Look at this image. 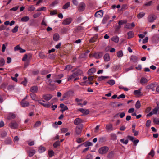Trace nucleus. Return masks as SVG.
Wrapping results in <instances>:
<instances>
[{
	"instance_id": "nucleus-1",
	"label": "nucleus",
	"mask_w": 159,
	"mask_h": 159,
	"mask_svg": "<svg viewBox=\"0 0 159 159\" xmlns=\"http://www.w3.org/2000/svg\"><path fill=\"white\" fill-rule=\"evenodd\" d=\"M109 150V148L107 146H103L101 147L98 150L99 153L102 155L106 154Z\"/></svg>"
},
{
	"instance_id": "nucleus-2",
	"label": "nucleus",
	"mask_w": 159,
	"mask_h": 159,
	"mask_svg": "<svg viewBox=\"0 0 159 159\" xmlns=\"http://www.w3.org/2000/svg\"><path fill=\"white\" fill-rule=\"evenodd\" d=\"M156 18L157 17L155 15L151 14L148 16V20L149 22H153L156 19Z\"/></svg>"
},
{
	"instance_id": "nucleus-3",
	"label": "nucleus",
	"mask_w": 159,
	"mask_h": 159,
	"mask_svg": "<svg viewBox=\"0 0 159 159\" xmlns=\"http://www.w3.org/2000/svg\"><path fill=\"white\" fill-rule=\"evenodd\" d=\"M12 129H17L18 126V124L16 121H13L8 125Z\"/></svg>"
},
{
	"instance_id": "nucleus-4",
	"label": "nucleus",
	"mask_w": 159,
	"mask_h": 159,
	"mask_svg": "<svg viewBox=\"0 0 159 159\" xmlns=\"http://www.w3.org/2000/svg\"><path fill=\"white\" fill-rule=\"evenodd\" d=\"M85 7V3L83 2L80 3L79 5L78 10L80 11H82L84 10Z\"/></svg>"
},
{
	"instance_id": "nucleus-5",
	"label": "nucleus",
	"mask_w": 159,
	"mask_h": 159,
	"mask_svg": "<svg viewBox=\"0 0 159 159\" xmlns=\"http://www.w3.org/2000/svg\"><path fill=\"white\" fill-rule=\"evenodd\" d=\"M39 103L41 104L44 107L48 108L50 106V104L49 102H46L43 103L42 102L41 100H38V101Z\"/></svg>"
},
{
	"instance_id": "nucleus-6",
	"label": "nucleus",
	"mask_w": 159,
	"mask_h": 159,
	"mask_svg": "<svg viewBox=\"0 0 159 159\" xmlns=\"http://www.w3.org/2000/svg\"><path fill=\"white\" fill-rule=\"evenodd\" d=\"M72 19L71 18H68L65 19L62 22V24L65 25L70 24L72 22Z\"/></svg>"
},
{
	"instance_id": "nucleus-7",
	"label": "nucleus",
	"mask_w": 159,
	"mask_h": 159,
	"mask_svg": "<svg viewBox=\"0 0 159 159\" xmlns=\"http://www.w3.org/2000/svg\"><path fill=\"white\" fill-rule=\"evenodd\" d=\"M103 11L102 10H100L98 11H97L94 15L95 17H102L103 15Z\"/></svg>"
},
{
	"instance_id": "nucleus-8",
	"label": "nucleus",
	"mask_w": 159,
	"mask_h": 159,
	"mask_svg": "<svg viewBox=\"0 0 159 159\" xmlns=\"http://www.w3.org/2000/svg\"><path fill=\"white\" fill-rule=\"evenodd\" d=\"M53 97V96L51 94H46L43 95V99L46 101L50 100Z\"/></svg>"
},
{
	"instance_id": "nucleus-9",
	"label": "nucleus",
	"mask_w": 159,
	"mask_h": 159,
	"mask_svg": "<svg viewBox=\"0 0 159 159\" xmlns=\"http://www.w3.org/2000/svg\"><path fill=\"white\" fill-rule=\"evenodd\" d=\"M30 91L32 93H36L38 91V87L36 86H32L30 88Z\"/></svg>"
},
{
	"instance_id": "nucleus-10",
	"label": "nucleus",
	"mask_w": 159,
	"mask_h": 159,
	"mask_svg": "<svg viewBox=\"0 0 159 159\" xmlns=\"http://www.w3.org/2000/svg\"><path fill=\"white\" fill-rule=\"evenodd\" d=\"M103 56V53L102 52L95 53L93 56L96 59H99L101 58Z\"/></svg>"
},
{
	"instance_id": "nucleus-11",
	"label": "nucleus",
	"mask_w": 159,
	"mask_h": 159,
	"mask_svg": "<svg viewBox=\"0 0 159 159\" xmlns=\"http://www.w3.org/2000/svg\"><path fill=\"white\" fill-rule=\"evenodd\" d=\"M130 60L134 63H136L138 61V57L135 55H131L130 58Z\"/></svg>"
},
{
	"instance_id": "nucleus-12",
	"label": "nucleus",
	"mask_w": 159,
	"mask_h": 159,
	"mask_svg": "<svg viewBox=\"0 0 159 159\" xmlns=\"http://www.w3.org/2000/svg\"><path fill=\"white\" fill-rule=\"evenodd\" d=\"M105 128L107 131H112L113 130L112 125L111 123L107 125Z\"/></svg>"
},
{
	"instance_id": "nucleus-13",
	"label": "nucleus",
	"mask_w": 159,
	"mask_h": 159,
	"mask_svg": "<svg viewBox=\"0 0 159 159\" xmlns=\"http://www.w3.org/2000/svg\"><path fill=\"white\" fill-rule=\"evenodd\" d=\"M78 110L83 113L84 115H87L89 113V109L85 110L83 108H80Z\"/></svg>"
},
{
	"instance_id": "nucleus-14",
	"label": "nucleus",
	"mask_w": 159,
	"mask_h": 159,
	"mask_svg": "<svg viewBox=\"0 0 159 159\" xmlns=\"http://www.w3.org/2000/svg\"><path fill=\"white\" fill-rule=\"evenodd\" d=\"M20 103L22 107H28L29 105V102H28L25 101L24 100H22L21 102Z\"/></svg>"
},
{
	"instance_id": "nucleus-15",
	"label": "nucleus",
	"mask_w": 159,
	"mask_h": 159,
	"mask_svg": "<svg viewBox=\"0 0 159 159\" xmlns=\"http://www.w3.org/2000/svg\"><path fill=\"white\" fill-rule=\"evenodd\" d=\"M35 151L33 149H31L28 151V154L29 157H32L35 153Z\"/></svg>"
},
{
	"instance_id": "nucleus-16",
	"label": "nucleus",
	"mask_w": 159,
	"mask_h": 159,
	"mask_svg": "<svg viewBox=\"0 0 159 159\" xmlns=\"http://www.w3.org/2000/svg\"><path fill=\"white\" fill-rule=\"evenodd\" d=\"M115 152L114 151H111L108 153L107 157L110 159H112L114 156Z\"/></svg>"
},
{
	"instance_id": "nucleus-17",
	"label": "nucleus",
	"mask_w": 159,
	"mask_h": 159,
	"mask_svg": "<svg viewBox=\"0 0 159 159\" xmlns=\"http://www.w3.org/2000/svg\"><path fill=\"white\" fill-rule=\"evenodd\" d=\"M16 117V115L13 113H9L7 116V119L9 120H11L14 119Z\"/></svg>"
},
{
	"instance_id": "nucleus-18",
	"label": "nucleus",
	"mask_w": 159,
	"mask_h": 159,
	"mask_svg": "<svg viewBox=\"0 0 159 159\" xmlns=\"http://www.w3.org/2000/svg\"><path fill=\"white\" fill-rule=\"evenodd\" d=\"M82 128L81 127L77 126L76 128V132L77 134H80L81 132Z\"/></svg>"
},
{
	"instance_id": "nucleus-19",
	"label": "nucleus",
	"mask_w": 159,
	"mask_h": 159,
	"mask_svg": "<svg viewBox=\"0 0 159 159\" xmlns=\"http://www.w3.org/2000/svg\"><path fill=\"white\" fill-rule=\"evenodd\" d=\"M81 122H82V120L80 118H76L74 121V124L76 125L80 124Z\"/></svg>"
},
{
	"instance_id": "nucleus-20",
	"label": "nucleus",
	"mask_w": 159,
	"mask_h": 159,
	"mask_svg": "<svg viewBox=\"0 0 159 159\" xmlns=\"http://www.w3.org/2000/svg\"><path fill=\"white\" fill-rule=\"evenodd\" d=\"M104 60L106 61H108L110 60L109 55L108 53L105 54L103 57Z\"/></svg>"
},
{
	"instance_id": "nucleus-21",
	"label": "nucleus",
	"mask_w": 159,
	"mask_h": 159,
	"mask_svg": "<svg viewBox=\"0 0 159 159\" xmlns=\"http://www.w3.org/2000/svg\"><path fill=\"white\" fill-rule=\"evenodd\" d=\"M119 39V38L116 36H113L111 39V40L116 43H118Z\"/></svg>"
},
{
	"instance_id": "nucleus-22",
	"label": "nucleus",
	"mask_w": 159,
	"mask_h": 159,
	"mask_svg": "<svg viewBox=\"0 0 159 159\" xmlns=\"http://www.w3.org/2000/svg\"><path fill=\"white\" fill-rule=\"evenodd\" d=\"M109 16L108 15L105 16L104 17L102 21V23L103 24H104L106 23L107 21L109 19Z\"/></svg>"
},
{
	"instance_id": "nucleus-23",
	"label": "nucleus",
	"mask_w": 159,
	"mask_h": 159,
	"mask_svg": "<svg viewBox=\"0 0 159 159\" xmlns=\"http://www.w3.org/2000/svg\"><path fill=\"white\" fill-rule=\"evenodd\" d=\"M59 38V35L57 33L55 34L53 36V39L54 41H57L58 40Z\"/></svg>"
},
{
	"instance_id": "nucleus-24",
	"label": "nucleus",
	"mask_w": 159,
	"mask_h": 159,
	"mask_svg": "<svg viewBox=\"0 0 159 159\" xmlns=\"http://www.w3.org/2000/svg\"><path fill=\"white\" fill-rule=\"evenodd\" d=\"M127 34L128 35V39H130L134 36V33L133 32L130 31L127 33Z\"/></svg>"
},
{
	"instance_id": "nucleus-25",
	"label": "nucleus",
	"mask_w": 159,
	"mask_h": 159,
	"mask_svg": "<svg viewBox=\"0 0 159 159\" xmlns=\"http://www.w3.org/2000/svg\"><path fill=\"white\" fill-rule=\"evenodd\" d=\"M145 13L144 12H140L137 15V18L138 19H140L143 17L145 16Z\"/></svg>"
},
{
	"instance_id": "nucleus-26",
	"label": "nucleus",
	"mask_w": 159,
	"mask_h": 159,
	"mask_svg": "<svg viewBox=\"0 0 159 159\" xmlns=\"http://www.w3.org/2000/svg\"><path fill=\"white\" fill-rule=\"evenodd\" d=\"M48 154L49 157H51L54 155V152L53 150H49L48 151Z\"/></svg>"
},
{
	"instance_id": "nucleus-27",
	"label": "nucleus",
	"mask_w": 159,
	"mask_h": 159,
	"mask_svg": "<svg viewBox=\"0 0 159 159\" xmlns=\"http://www.w3.org/2000/svg\"><path fill=\"white\" fill-rule=\"evenodd\" d=\"M30 19L29 17L28 16H25L22 17L21 20L22 22L28 21Z\"/></svg>"
},
{
	"instance_id": "nucleus-28",
	"label": "nucleus",
	"mask_w": 159,
	"mask_h": 159,
	"mask_svg": "<svg viewBox=\"0 0 159 159\" xmlns=\"http://www.w3.org/2000/svg\"><path fill=\"white\" fill-rule=\"evenodd\" d=\"M134 94L136 95L141 96L142 95L141 93L140 89L135 90L134 91Z\"/></svg>"
},
{
	"instance_id": "nucleus-29",
	"label": "nucleus",
	"mask_w": 159,
	"mask_h": 159,
	"mask_svg": "<svg viewBox=\"0 0 159 159\" xmlns=\"http://www.w3.org/2000/svg\"><path fill=\"white\" fill-rule=\"evenodd\" d=\"M84 145L85 147L89 146L92 145V144L91 142H86L84 143L83 144L81 145H80L79 146Z\"/></svg>"
},
{
	"instance_id": "nucleus-30",
	"label": "nucleus",
	"mask_w": 159,
	"mask_h": 159,
	"mask_svg": "<svg viewBox=\"0 0 159 159\" xmlns=\"http://www.w3.org/2000/svg\"><path fill=\"white\" fill-rule=\"evenodd\" d=\"M11 142V138H8L5 141V143L7 144H10Z\"/></svg>"
},
{
	"instance_id": "nucleus-31",
	"label": "nucleus",
	"mask_w": 159,
	"mask_h": 159,
	"mask_svg": "<svg viewBox=\"0 0 159 159\" xmlns=\"http://www.w3.org/2000/svg\"><path fill=\"white\" fill-rule=\"evenodd\" d=\"M70 6V3L69 2H67L62 7L63 9H66L69 7Z\"/></svg>"
},
{
	"instance_id": "nucleus-32",
	"label": "nucleus",
	"mask_w": 159,
	"mask_h": 159,
	"mask_svg": "<svg viewBox=\"0 0 159 159\" xmlns=\"http://www.w3.org/2000/svg\"><path fill=\"white\" fill-rule=\"evenodd\" d=\"M147 82V80L145 78H142L140 80V83L142 84L146 83Z\"/></svg>"
},
{
	"instance_id": "nucleus-33",
	"label": "nucleus",
	"mask_w": 159,
	"mask_h": 159,
	"mask_svg": "<svg viewBox=\"0 0 159 159\" xmlns=\"http://www.w3.org/2000/svg\"><path fill=\"white\" fill-rule=\"evenodd\" d=\"M141 104L139 101H137L136 102L135 105V107L137 109H139L140 108V107H141Z\"/></svg>"
},
{
	"instance_id": "nucleus-34",
	"label": "nucleus",
	"mask_w": 159,
	"mask_h": 159,
	"mask_svg": "<svg viewBox=\"0 0 159 159\" xmlns=\"http://www.w3.org/2000/svg\"><path fill=\"white\" fill-rule=\"evenodd\" d=\"M46 150V148L45 147L40 146L39 147V151L40 152H42L44 151H45Z\"/></svg>"
},
{
	"instance_id": "nucleus-35",
	"label": "nucleus",
	"mask_w": 159,
	"mask_h": 159,
	"mask_svg": "<svg viewBox=\"0 0 159 159\" xmlns=\"http://www.w3.org/2000/svg\"><path fill=\"white\" fill-rule=\"evenodd\" d=\"M60 142L59 141H57L55 142L53 144V147L55 148H57L58 146H60Z\"/></svg>"
},
{
	"instance_id": "nucleus-36",
	"label": "nucleus",
	"mask_w": 159,
	"mask_h": 159,
	"mask_svg": "<svg viewBox=\"0 0 159 159\" xmlns=\"http://www.w3.org/2000/svg\"><path fill=\"white\" fill-rule=\"evenodd\" d=\"M108 78L109 77L108 76H101L100 77H99L98 78L97 80L98 81H101L105 79Z\"/></svg>"
},
{
	"instance_id": "nucleus-37",
	"label": "nucleus",
	"mask_w": 159,
	"mask_h": 159,
	"mask_svg": "<svg viewBox=\"0 0 159 159\" xmlns=\"http://www.w3.org/2000/svg\"><path fill=\"white\" fill-rule=\"evenodd\" d=\"M123 53L122 51H120L117 53V56L118 57H120L123 56Z\"/></svg>"
},
{
	"instance_id": "nucleus-38",
	"label": "nucleus",
	"mask_w": 159,
	"mask_h": 159,
	"mask_svg": "<svg viewBox=\"0 0 159 159\" xmlns=\"http://www.w3.org/2000/svg\"><path fill=\"white\" fill-rule=\"evenodd\" d=\"M158 107H156L153 109L152 111V112L153 113V114H156L158 110Z\"/></svg>"
},
{
	"instance_id": "nucleus-39",
	"label": "nucleus",
	"mask_w": 159,
	"mask_h": 159,
	"mask_svg": "<svg viewBox=\"0 0 159 159\" xmlns=\"http://www.w3.org/2000/svg\"><path fill=\"white\" fill-rule=\"evenodd\" d=\"M18 27H19L17 25L15 26L14 28L13 29H12V32L13 33H15L17 32L18 30Z\"/></svg>"
},
{
	"instance_id": "nucleus-40",
	"label": "nucleus",
	"mask_w": 159,
	"mask_h": 159,
	"mask_svg": "<svg viewBox=\"0 0 159 159\" xmlns=\"http://www.w3.org/2000/svg\"><path fill=\"white\" fill-rule=\"evenodd\" d=\"M68 94L69 95V97L71 96H73L74 94V92L73 91L70 90L68 91Z\"/></svg>"
},
{
	"instance_id": "nucleus-41",
	"label": "nucleus",
	"mask_w": 159,
	"mask_h": 159,
	"mask_svg": "<svg viewBox=\"0 0 159 159\" xmlns=\"http://www.w3.org/2000/svg\"><path fill=\"white\" fill-rule=\"evenodd\" d=\"M35 8L33 5H31L28 8V10L30 11H32L35 10Z\"/></svg>"
},
{
	"instance_id": "nucleus-42",
	"label": "nucleus",
	"mask_w": 159,
	"mask_h": 159,
	"mask_svg": "<svg viewBox=\"0 0 159 159\" xmlns=\"http://www.w3.org/2000/svg\"><path fill=\"white\" fill-rule=\"evenodd\" d=\"M155 155V152L153 149H152L148 153V155H150L152 157H153Z\"/></svg>"
},
{
	"instance_id": "nucleus-43",
	"label": "nucleus",
	"mask_w": 159,
	"mask_h": 159,
	"mask_svg": "<svg viewBox=\"0 0 159 159\" xmlns=\"http://www.w3.org/2000/svg\"><path fill=\"white\" fill-rule=\"evenodd\" d=\"M63 76V74H60L57 75H55V79H59L61 78Z\"/></svg>"
},
{
	"instance_id": "nucleus-44",
	"label": "nucleus",
	"mask_w": 159,
	"mask_h": 159,
	"mask_svg": "<svg viewBox=\"0 0 159 159\" xmlns=\"http://www.w3.org/2000/svg\"><path fill=\"white\" fill-rule=\"evenodd\" d=\"M126 22L127 21L126 20H121L119 22L118 24L119 25H121L126 23Z\"/></svg>"
},
{
	"instance_id": "nucleus-45",
	"label": "nucleus",
	"mask_w": 159,
	"mask_h": 159,
	"mask_svg": "<svg viewBox=\"0 0 159 159\" xmlns=\"http://www.w3.org/2000/svg\"><path fill=\"white\" fill-rule=\"evenodd\" d=\"M5 61L3 58H2L0 60V66H1L4 65Z\"/></svg>"
},
{
	"instance_id": "nucleus-46",
	"label": "nucleus",
	"mask_w": 159,
	"mask_h": 159,
	"mask_svg": "<svg viewBox=\"0 0 159 159\" xmlns=\"http://www.w3.org/2000/svg\"><path fill=\"white\" fill-rule=\"evenodd\" d=\"M46 9V8L45 7H43L41 8H38L36 11H45Z\"/></svg>"
},
{
	"instance_id": "nucleus-47",
	"label": "nucleus",
	"mask_w": 159,
	"mask_h": 159,
	"mask_svg": "<svg viewBox=\"0 0 159 159\" xmlns=\"http://www.w3.org/2000/svg\"><path fill=\"white\" fill-rule=\"evenodd\" d=\"M120 141L122 143H124L125 144H127L128 140L127 139L125 140L124 139H122L120 140Z\"/></svg>"
},
{
	"instance_id": "nucleus-48",
	"label": "nucleus",
	"mask_w": 159,
	"mask_h": 159,
	"mask_svg": "<svg viewBox=\"0 0 159 159\" xmlns=\"http://www.w3.org/2000/svg\"><path fill=\"white\" fill-rule=\"evenodd\" d=\"M107 83L111 85H113L115 84V82L114 80H110L107 82Z\"/></svg>"
},
{
	"instance_id": "nucleus-49",
	"label": "nucleus",
	"mask_w": 159,
	"mask_h": 159,
	"mask_svg": "<svg viewBox=\"0 0 159 159\" xmlns=\"http://www.w3.org/2000/svg\"><path fill=\"white\" fill-rule=\"evenodd\" d=\"M113 68L115 70L121 69L122 68L119 65H116L114 66Z\"/></svg>"
},
{
	"instance_id": "nucleus-50",
	"label": "nucleus",
	"mask_w": 159,
	"mask_h": 159,
	"mask_svg": "<svg viewBox=\"0 0 159 159\" xmlns=\"http://www.w3.org/2000/svg\"><path fill=\"white\" fill-rule=\"evenodd\" d=\"M82 72L80 70H77L76 72L74 73L73 74H75V77L81 74Z\"/></svg>"
},
{
	"instance_id": "nucleus-51",
	"label": "nucleus",
	"mask_w": 159,
	"mask_h": 159,
	"mask_svg": "<svg viewBox=\"0 0 159 159\" xmlns=\"http://www.w3.org/2000/svg\"><path fill=\"white\" fill-rule=\"evenodd\" d=\"M62 97L63 99H68L69 97L67 92L64 94Z\"/></svg>"
},
{
	"instance_id": "nucleus-52",
	"label": "nucleus",
	"mask_w": 159,
	"mask_h": 159,
	"mask_svg": "<svg viewBox=\"0 0 159 159\" xmlns=\"http://www.w3.org/2000/svg\"><path fill=\"white\" fill-rule=\"evenodd\" d=\"M155 87V84L153 83H151L149 85L147 86L148 89H153Z\"/></svg>"
},
{
	"instance_id": "nucleus-53",
	"label": "nucleus",
	"mask_w": 159,
	"mask_h": 159,
	"mask_svg": "<svg viewBox=\"0 0 159 159\" xmlns=\"http://www.w3.org/2000/svg\"><path fill=\"white\" fill-rule=\"evenodd\" d=\"M41 124V122L40 121H37L35 125H34V127H37L39 126H40Z\"/></svg>"
},
{
	"instance_id": "nucleus-54",
	"label": "nucleus",
	"mask_w": 159,
	"mask_h": 159,
	"mask_svg": "<svg viewBox=\"0 0 159 159\" xmlns=\"http://www.w3.org/2000/svg\"><path fill=\"white\" fill-rule=\"evenodd\" d=\"M106 141V138L104 137H101L99 139V142L100 143H103Z\"/></svg>"
},
{
	"instance_id": "nucleus-55",
	"label": "nucleus",
	"mask_w": 159,
	"mask_h": 159,
	"mask_svg": "<svg viewBox=\"0 0 159 159\" xmlns=\"http://www.w3.org/2000/svg\"><path fill=\"white\" fill-rule=\"evenodd\" d=\"M27 80L26 78H25L24 81L21 82V84L25 86H26L27 84Z\"/></svg>"
},
{
	"instance_id": "nucleus-56",
	"label": "nucleus",
	"mask_w": 159,
	"mask_h": 159,
	"mask_svg": "<svg viewBox=\"0 0 159 159\" xmlns=\"http://www.w3.org/2000/svg\"><path fill=\"white\" fill-rule=\"evenodd\" d=\"M97 37H93L91 38V39L90 40V43H94L96 41Z\"/></svg>"
},
{
	"instance_id": "nucleus-57",
	"label": "nucleus",
	"mask_w": 159,
	"mask_h": 159,
	"mask_svg": "<svg viewBox=\"0 0 159 159\" xmlns=\"http://www.w3.org/2000/svg\"><path fill=\"white\" fill-rule=\"evenodd\" d=\"M72 68V66L71 65H67L64 70H71Z\"/></svg>"
},
{
	"instance_id": "nucleus-58",
	"label": "nucleus",
	"mask_w": 159,
	"mask_h": 159,
	"mask_svg": "<svg viewBox=\"0 0 159 159\" xmlns=\"http://www.w3.org/2000/svg\"><path fill=\"white\" fill-rule=\"evenodd\" d=\"M30 95L32 99L35 101H37L38 100H36L35 99L36 95L33 93H30Z\"/></svg>"
},
{
	"instance_id": "nucleus-59",
	"label": "nucleus",
	"mask_w": 159,
	"mask_h": 159,
	"mask_svg": "<svg viewBox=\"0 0 159 159\" xmlns=\"http://www.w3.org/2000/svg\"><path fill=\"white\" fill-rule=\"evenodd\" d=\"M153 122L155 124L159 125V119L154 118L153 119Z\"/></svg>"
},
{
	"instance_id": "nucleus-60",
	"label": "nucleus",
	"mask_w": 159,
	"mask_h": 159,
	"mask_svg": "<svg viewBox=\"0 0 159 159\" xmlns=\"http://www.w3.org/2000/svg\"><path fill=\"white\" fill-rule=\"evenodd\" d=\"M93 156L91 154H88L86 157L85 159H93Z\"/></svg>"
},
{
	"instance_id": "nucleus-61",
	"label": "nucleus",
	"mask_w": 159,
	"mask_h": 159,
	"mask_svg": "<svg viewBox=\"0 0 159 159\" xmlns=\"http://www.w3.org/2000/svg\"><path fill=\"white\" fill-rule=\"evenodd\" d=\"M151 123V121L150 120H148L147 121L146 123V125L147 127H149Z\"/></svg>"
},
{
	"instance_id": "nucleus-62",
	"label": "nucleus",
	"mask_w": 159,
	"mask_h": 159,
	"mask_svg": "<svg viewBox=\"0 0 159 159\" xmlns=\"http://www.w3.org/2000/svg\"><path fill=\"white\" fill-rule=\"evenodd\" d=\"M75 74H73L71 75L68 78V81H69L70 80L74 78L75 77Z\"/></svg>"
},
{
	"instance_id": "nucleus-63",
	"label": "nucleus",
	"mask_w": 159,
	"mask_h": 159,
	"mask_svg": "<svg viewBox=\"0 0 159 159\" xmlns=\"http://www.w3.org/2000/svg\"><path fill=\"white\" fill-rule=\"evenodd\" d=\"M132 132L134 133V136H137L139 132L138 131L135 130L134 129H132Z\"/></svg>"
},
{
	"instance_id": "nucleus-64",
	"label": "nucleus",
	"mask_w": 159,
	"mask_h": 159,
	"mask_svg": "<svg viewBox=\"0 0 159 159\" xmlns=\"http://www.w3.org/2000/svg\"><path fill=\"white\" fill-rule=\"evenodd\" d=\"M39 56L41 58H43L45 57V56L42 53H40L39 54Z\"/></svg>"
}]
</instances>
